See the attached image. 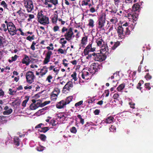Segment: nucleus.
Masks as SVG:
<instances>
[{
	"mask_svg": "<svg viewBox=\"0 0 153 153\" xmlns=\"http://www.w3.org/2000/svg\"><path fill=\"white\" fill-rule=\"evenodd\" d=\"M129 27L126 28V31L125 32L124 34L129 35L130 33V31L129 29Z\"/></svg>",
	"mask_w": 153,
	"mask_h": 153,
	"instance_id": "obj_49",
	"label": "nucleus"
},
{
	"mask_svg": "<svg viewBox=\"0 0 153 153\" xmlns=\"http://www.w3.org/2000/svg\"><path fill=\"white\" fill-rule=\"evenodd\" d=\"M73 97L72 96H69L67 97L65 100V103L66 105L67 104H69L70 102L72 100Z\"/></svg>",
	"mask_w": 153,
	"mask_h": 153,
	"instance_id": "obj_24",
	"label": "nucleus"
},
{
	"mask_svg": "<svg viewBox=\"0 0 153 153\" xmlns=\"http://www.w3.org/2000/svg\"><path fill=\"white\" fill-rule=\"evenodd\" d=\"M119 97V94L118 93H116L114 94L113 97L114 99L117 100Z\"/></svg>",
	"mask_w": 153,
	"mask_h": 153,
	"instance_id": "obj_62",
	"label": "nucleus"
},
{
	"mask_svg": "<svg viewBox=\"0 0 153 153\" xmlns=\"http://www.w3.org/2000/svg\"><path fill=\"white\" fill-rule=\"evenodd\" d=\"M131 17L133 20L134 21H136L138 19V14L134 12L133 13V14L131 15Z\"/></svg>",
	"mask_w": 153,
	"mask_h": 153,
	"instance_id": "obj_25",
	"label": "nucleus"
},
{
	"mask_svg": "<svg viewBox=\"0 0 153 153\" xmlns=\"http://www.w3.org/2000/svg\"><path fill=\"white\" fill-rule=\"evenodd\" d=\"M61 33H65L64 35H62L61 37L64 36L65 39L68 41L71 40L72 37H74V36H73L74 33L71 27L68 29L65 27H63L62 29Z\"/></svg>",
	"mask_w": 153,
	"mask_h": 153,
	"instance_id": "obj_1",
	"label": "nucleus"
},
{
	"mask_svg": "<svg viewBox=\"0 0 153 153\" xmlns=\"http://www.w3.org/2000/svg\"><path fill=\"white\" fill-rule=\"evenodd\" d=\"M59 92L60 91L59 89L58 88H56L54 89L53 91L52 92V93L55 94H56V95L58 96Z\"/></svg>",
	"mask_w": 153,
	"mask_h": 153,
	"instance_id": "obj_33",
	"label": "nucleus"
},
{
	"mask_svg": "<svg viewBox=\"0 0 153 153\" xmlns=\"http://www.w3.org/2000/svg\"><path fill=\"white\" fill-rule=\"evenodd\" d=\"M56 121L55 120L52 119L51 120L50 124L52 126H54L56 125Z\"/></svg>",
	"mask_w": 153,
	"mask_h": 153,
	"instance_id": "obj_58",
	"label": "nucleus"
},
{
	"mask_svg": "<svg viewBox=\"0 0 153 153\" xmlns=\"http://www.w3.org/2000/svg\"><path fill=\"white\" fill-rule=\"evenodd\" d=\"M150 84L149 83H146L145 84V86L146 88V89H148L149 90L151 88L149 86Z\"/></svg>",
	"mask_w": 153,
	"mask_h": 153,
	"instance_id": "obj_64",
	"label": "nucleus"
},
{
	"mask_svg": "<svg viewBox=\"0 0 153 153\" xmlns=\"http://www.w3.org/2000/svg\"><path fill=\"white\" fill-rule=\"evenodd\" d=\"M145 78L147 80H149L150 79L152 78V76L151 75H150L149 73H147L146 75L145 76Z\"/></svg>",
	"mask_w": 153,
	"mask_h": 153,
	"instance_id": "obj_53",
	"label": "nucleus"
},
{
	"mask_svg": "<svg viewBox=\"0 0 153 153\" xmlns=\"http://www.w3.org/2000/svg\"><path fill=\"white\" fill-rule=\"evenodd\" d=\"M7 30L10 34L13 35L15 34L16 32V27L13 24L12 22H9L7 23Z\"/></svg>",
	"mask_w": 153,
	"mask_h": 153,
	"instance_id": "obj_8",
	"label": "nucleus"
},
{
	"mask_svg": "<svg viewBox=\"0 0 153 153\" xmlns=\"http://www.w3.org/2000/svg\"><path fill=\"white\" fill-rule=\"evenodd\" d=\"M120 42L119 41H117V42H114V45L111 47V49L113 50H114L118 46L120 45Z\"/></svg>",
	"mask_w": 153,
	"mask_h": 153,
	"instance_id": "obj_30",
	"label": "nucleus"
},
{
	"mask_svg": "<svg viewBox=\"0 0 153 153\" xmlns=\"http://www.w3.org/2000/svg\"><path fill=\"white\" fill-rule=\"evenodd\" d=\"M97 27L100 30H104V26L105 23V16L103 15H100L98 19Z\"/></svg>",
	"mask_w": 153,
	"mask_h": 153,
	"instance_id": "obj_5",
	"label": "nucleus"
},
{
	"mask_svg": "<svg viewBox=\"0 0 153 153\" xmlns=\"http://www.w3.org/2000/svg\"><path fill=\"white\" fill-rule=\"evenodd\" d=\"M125 84L123 83L120 85L117 88V90L118 91H121L125 88Z\"/></svg>",
	"mask_w": 153,
	"mask_h": 153,
	"instance_id": "obj_22",
	"label": "nucleus"
},
{
	"mask_svg": "<svg viewBox=\"0 0 153 153\" xmlns=\"http://www.w3.org/2000/svg\"><path fill=\"white\" fill-rule=\"evenodd\" d=\"M47 107H45L42 109L39 110L36 113V114L38 116H40L41 115L42 113L44 111L47 110Z\"/></svg>",
	"mask_w": 153,
	"mask_h": 153,
	"instance_id": "obj_23",
	"label": "nucleus"
},
{
	"mask_svg": "<svg viewBox=\"0 0 153 153\" xmlns=\"http://www.w3.org/2000/svg\"><path fill=\"white\" fill-rule=\"evenodd\" d=\"M48 71V68L46 66L43 67V68L40 69V74L41 77H42L45 75Z\"/></svg>",
	"mask_w": 153,
	"mask_h": 153,
	"instance_id": "obj_18",
	"label": "nucleus"
},
{
	"mask_svg": "<svg viewBox=\"0 0 153 153\" xmlns=\"http://www.w3.org/2000/svg\"><path fill=\"white\" fill-rule=\"evenodd\" d=\"M70 131L71 133L75 134L77 132V130L75 127H72L70 130Z\"/></svg>",
	"mask_w": 153,
	"mask_h": 153,
	"instance_id": "obj_42",
	"label": "nucleus"
},
{
	"mask_svg": "<svg viewBox=\"0 0 153 153\" xmlns=\"http://www.w3.org/2000/svg\"><path fill=\"white\" fill-rule=\"evenodd\" d=\"M88 41V37L87 36H85L83 37L81 40V44L82 45H85L87 44Z\"/></svg>",
	"mask_w": 153,
	"mask_h": 153,
	"instance_id": "obj_21",
	"label": "nucleus"
},
{
	"mask_svg": "<svg viewBox=\"0 0 153 153\" xmlns=\"http://www.w3.org/2000/svg\"><path fill=\"white\" fill-rule=\"evenodd\" d=\"M29 108L31 110H35L37 108L35 104L34 103H31L29 106Z\"/></svg>",
	"mask_w": 153,
	"mask_h": 153,
	"instance_id": "obj_35",
	"label": "nucleus"
},
{
	"mask_svg": "<svg viewBox=\"0 0 153 153\" xmlns=\"http://www.w3.org/2000/svg\"><path fill=\"white\" fill-rule=\"evenodd\" d=\"M18 57V56L17 55H15L14 56L12 57L11 59H9V62H11L13 61H15L16 59Z\"/></svg>",
	"mask_w": 153,
	"mask_h": 153,
	"instance_id": "obj_47",
	"label": "nucleus"
},
{
	"mask_svg": "<svg viewBox=\"0 0 153 153\" xmlns=\"http://www.w3.org/2000/svg\"><path fill=\"white\" fill-rule=\"evenodd\" d=\"M25 98L26 99L23 101L22 104V105L24 107L25 106L26 104L29 100V97H26Z\"/></svg>",
	"mask_w": 153,
	"mask_h": 153,
	"instance_id": "obj_39",
	"label": "nucleus"
},
{
	"mask_svg": "<svg viewBox=\"0 0 153 153\" xmlns=\"http://www.w3.org/2000/svg\"><path fill=\"white\" fill-rule=\"evenodd\" d=\"M39 138L42 141H45L46 139V137L45 134H41L40 135Z\"/></svg>",
	"mask_w": 153,
	"mask_h": 153,
	"instance_id": "obj_40",
	"label": "nucleus"
},
{
	"mask_svg": "<svg viewBox=\"0 0 153 153\" xmlns=\"http://www.w3.org/2000/svg\"><path fill=\"white\" fill-rule=\"evenodd\" d=\"M36 42L35 41H33L32 43L31 46L30 48L33 50H35V45L36 44Z\"/></svg>",
	"mask_w": 153,
	"mask_h": 153,
	"instance_id": "obj_50",
	"label": "nucleus"
},
{
	"mask_svg": "<svg viewBox=\"0 0 153 153\" xmlns=\"http://www.w3.org/2000/svg\"><path fill=\"white\" fill-rule=\"evenodd\" d=\"M117 32L118 36L121 39L125 38V34L123 33L124 28L122 26L119 25L117 29Z\"/></svg>",
	"mask_w": 153,
	"mask_h": 153,
	"instance_id": "obj_10",
	"label": "nucleus"
},
{
	"mask_svg": "<svg viewBox=\"0 0 153 153\" xmlns=\"http://www.w3.org/2000/svg\"><path fill=\"white\" fill-rule=\"evenodd\" d=\"M49 129V127H45L42 128H41V130H39V131L41 132H43L44 133H45Z\"/></svg>",
	"mask_w": 153,
	"mask_h": 153,
	"instance_id": "obj_28",
	"label": "nucleus"
},
{
	"mask_svg": "<svg viewBox=\"0 0 153 153\" xmlns=\"http://www.w3.org/2000/svg\"><path fill=\"white\" fill-rule=\"evenodd\" d=\"M59 27L58 25H56L54 26L53 28V31L54 32H56L59 30Z\"/></svg>",
	"mask_w": 153,
	"mask_h": 153,
	"instance_id": "obj_51",
	"label": "nucleus"
},
{
	"mask_svg": "<svg viewBox=\"0 0 153 153\" xmlns=\"http://www.w3.org/2000/svg\"><path fill=\"white\" fill-rule=\"evenodd\" d=\"M103 42V40L102 39L99 38L98 39L96 40V42L97 44V45L99 46H101L102 45V42Z\"/></svg>",
	"mask_w": 153,
	"mask_h": 153,
	"instance_id": "obj_29",
	"label": "nucleus"
},
{
	"mask_svg": "<svg viewBox=\"0 0 153 153\" xmlns=\"http://www.w3.org/2000/svg\"><path fill=\"white\" fill-rule=\"evenodd\" d=\"M14 142L15 145L17 146H19V137H15L14 139Z\"/></svg>",
	"mask_w": 153,
	"mask_h": 153,
	"instance_id": "obj_32",
	"label": "nucleus"
},
{
	"mask_svg": "<svg viewBox=\"0 0 153 153\" xmlns=\"http://www.w3.org/2000/svg\"><path fill=\"white\" fill-rule=\"evenodd\" d=\"M26 77L27 82L31 84L34 82L35 76L33 72L29 71L26 73Z\"/></svg>",
	"mask_w": 153,
	"mask_h": 153,
	"instance_id": "obj_9",
	"label": "nucleus"
},
{
	"mask_svg": "<svg viewBox=\"0 0 153 153\" xmlns=\"http://www.w3.org/2000/svg\"><path fill=\"white\" fill-rule=\"evenodd\" d=\"M82 73L81 76L82 78L83 79L87 80L89 79L91 74V73H89V72L88 71H82Z\"/></svg>",
	"mask_w": 153,
	"mask_h": 153,
	"instance_id": "obj_14",
	"label": "nucleus"
},
{
	"mask_svg": "<svg viewBox=\"0 0 153 153\" xmlns=\"http://www.w3.org/2000/svg\"><path fill=\"white\" fill-rule=\"evenodd\" d=\"M92 43H89L84 50L83 53L85 55H88L86 58L87 59L91 58H92L93 59V53L91 54H89L90 52H94L96 50L95 47H92Z\"/></svg>",
	"mask_w": 153,
	"mask_h": 153,
	"instance_id": "obj_3",
	"label": "nucleus"
},
{
	"mask_svg": "<svg viewBox=\"0 0 153 153\" xmlns=\"http://www.w3.org/2000/svg\"><path fill=\"white\" fill-rule=\"evenodd\" d=\"M53 77L51 75H49L48 76L46 79V81H48L49 83H51V80L53 79Z\"/></svg>",
	"mask_w": 153,
	"mask_h": 153,
	"instance_id": "obj_48",
	"label": "nucleus"
},
{
	"mask_svg": "<svg viewBox=\"0 0 153 153\" xmlns=\"http://www.w3.org/2000/svg\"><path fill=\"white\" fill-rule=\"evenodd\" d=\"M105 10L109 13L115 14L116 13L117 10V8L115 6L113 5H111V6L107 8Z\"/></svg>",
	"mask_w": 153,
	"mask_h": 153,
	"instance_id": "obj_12",
	"label": "nucleus"
},
{
	"mask_svg": "<svg viewBox=\"0 0 153 153\" xmlns=\"http://www.w3.org/2000/svg\"><path fill=\"white\" fill-rule=\"evenodd\" d=\"M1 5L4 8L7 7V4L4 1H2L1 2Z\"/></svg>",
	"mask_w": 153,
	"mask_h": 153,
	"instance_id": "obj_60",
	"label": "nucleus"
},
{
	"mask_svg": "<svg viewBox=\"0 0 153 153\" xmlns=\"http://www.w3.org/2000/svg\"><path fill=\"white\" fill-rule=\"evenodd\" d=\"M19 3L18 1H14L12 3V7H18L19 6Z\"/></svg>",
	"mask_w": 153,
	"mask_h": 153,
	"instance_id": "obj_38",
	"label": "nucleus"
},
{
	"mask_svg": "<svg viewBox=\"0 0 153 153\" xmlns=\"http://www.w3.org/2000/svg\"><path fill=\"white\" fill-rule=\"evenodd\" d=\"M34 38V35H33L31 36H28L26 38V39L30 41H31Z\"/></svg>",
	"mask_w": 153,
	"mask_h": 153,
	"instance_id": "obj_44",
	"label": "nucleus"
},
{
	"mask_svg": "<svg viewBox=\"0 0 153 153\" xmlns=\"http://www.w3.org/2000/svg\"><path fill=\"white\" fill-rule=\"evenodd\" d=\"M57 96L56 94L51 93V99L53 101H55L57 98Z\"/></svg>",
	"mask_w": 153,
	"mask_h": 153,
	"instance_id": "obj_36",
	"label": "nucleus"
},
{
	"mask_svg": "<svg viewBox=\"0 0 153 153\" xmlns=\"http://www.w3.org/2000/svg\"><path fill=\"white\" fill-rule=\"evenodd\" d=\"M4 39L2 36H0V46H1L5 42Z\"/></svg>",
	"mask_w": 153,
	"mask_h": 153,
	"instance_id": "obj_43",
	"label": "nucleus"
},
{
	"mask_svg": "<svg viewBox=\"0 0 153 153\" xmlns=\"http://www.w3.org/2000/svg\"><path fill=\"white\" fill-rule=\"evenodd\" d=\"M94 21L93 19H90L88 20V25L89 27L91 28L93 27L94 26Z\"/></svg>",
	"mask_w": 153,
	"mask_h": 153,
	"instance_id": "obj_27",
	"label": "nucleus"
},
{
	"mask_svg": "<svg viewBox=\"0 0 153 153\" xmlns=\"http://www.w3.org/2000/svg\"><path fill=\"white\" fill-rule=\"evenodd\" d=\"M40 102H41V101L39 100H38L37 101V102L35 104L36 106V107L37 108L40 107Z\"/></svg>",
	"mask_w": 153,
	"mask_h": 153,
	"instance_id": "obj_54",
	"label": "nucleus"
},
{
	"mask_svg": "<svg viewBox=\"0 0 153 153\" xmlns=\"http://www.w3.org/2000/svg\"><path fill=\"white\" fill-rule=\"evenodd\" d=\"M44 149V147L42 146L38 147L36 148V150L39 152L42 151Z\"/></svg>",
	"mask_w": 153,
	"mask_h": 153,
	"instance_id": "obj_59",
	"label": "nucleus"
},
{
	"mask_svg": "<svg viewBox=\"0 0 153 153\" xmlns=\"http://www.w3.org/2000/svg\"><path fill=\"white\" fill-rule=\"evenodd\" d=\"M13 110L11 108H10L7 110L3 112L4 115H9L12 112Z\"/></svg>",
	"mask_w": 153,
	"mask_h": 153,
	"instance_id": "obj_31",
	"label": "nucleus"
},
{
	"mask_svg": "<svg viewBox=\"0 0 153 153\" xmlns=\"http://www.w3.org/2000/svg\"><path fill=\"white\" fill-rule=\"evenodd\" d=\"M106 58L105 54L102 53L101 51L100 53H93V59L95 61L102 62L105 60Z\"/></svg>",
	"mask_w": 153,
	"mask_h": 153,
	"instance_id": "obj_4",
	"label": "nucleus"
},
{
	"mask_svg": "<svg viewBox=\"0 0 153 153\" xmlns=\"http://www.w3.org/2000/svg\"><path fill=\"white\" fill-rule=\"evenodd\" d=\"M58 16L56 14H54L51 17L52 22L53 24H56L58 20Z\"/></svg>",
	"mask_w": 153,
	"mask_h": 153,
	"instance_id": "obj_19",
	"label": "nucleus"
},
{
	"mask_svg": "<svg viewBox=\"0 0 153 153\" xmlns=\"http://www.w3.org/2000/svg\"><path fill=\"white\" fill-rule=\"evenodd\" d=\"M22 11L25 12L24 10H22L21 9L20 10V19H21L22 21L25 20V18L28 17V15L24 13Z\"/></svg>",
	"mask_w": 153,
	"mask_h": 153,
	"instance_id": "obj_15",
	"label": "nucleus"
},
{
	"mask_svg": "<svg viewBox=\"0 0 153 153\" xmlns=\"http://www.w3.org/2000/svg\"><path fill=\"white\" fill-rule=\"evenodd\" d=\"M83 103V101L82 100L76 103L75 104V107H78L81 105Z\"/></svg>",
	"mask_w": 153,
	"mask_h": 153,
	"instance_id": "obj_57",
	"label": "nucleus"
},
{
	"mask_svg": "<svg viewBox=\"0 0 153 153\" xmlns=\"http://www.w3.org/2000/svg\"><path fill=\"white\" fill-rule=\"evenodd\" d=\"M46 48L49 51L46 54L45 57L43 62V64L44 65L47 64L50 61V59L51 55L52 54V52L49 50H53L54 49L53 47H50L49 46H48Z\"/></svg>",
	"mask_w": 153,
	"mask_h": 153,
	"instance_id": "obj_6",
	"label": "nucleus"
},
{
	"mask_svg": "<svg viewBox=\"0 0 153 153\" xmlns=\"http://www.w3.org/2000/svg\"><path fill=\"white\" fill-rule=\"evenodd\" d=\"M0 30L1 31H4V32L7 31V29L5 24H2L1 25V27L0 28Z\"/></svg>",
	"mask_w": 153,
	"mask_h": 153,
	"instance_id": "obj_37",
	"label": "nucleus"
},
{
	"mask_svg": "<svg viewBox=\"0 0 153 153\" xmlns=\"http://www.w3.org/2000/svg\"><path fill=\"white\" fill-rule=\"evenodd\" d=\"M49 2L52 3L55 5L58 4V0H49Z\"/></svg>",
	"mask_w": 153,
	"mask_h": 153,
	"instance_id": "obj_45",
	"label": "nucleus"
},
{
	"mask_svg": "<svg viewBox=\"0 0 153 153\" xmlns=\"http://www.w3.org/2000/svg\"><path fill=\"white\" fill-rule=\"evenodd\" d=\"M132 9L134 12L136 11L139 12L140 10V5L138 3L135 4H133L132 7Z\"/></svg>",
	"mask_w": 153,
	"mask_h": 153,
	"instance_id": "obj_17",
	"label": "nucleus"
},
{
	"mask_svg": "<svg viewBox=\"0 0 153 153\" xmlns=\"http://www.w3.org/2000/svg\"><path fill=\"white\" fill-rule=\"evenodd\" d=\"M114 119V118L113 117L110 116L106 118L105 122L107 123H110L113 122Z\"/></svg>",
	"mask_w": 153,
	"mask_h": 153,
	"instance_id": "obj_26",
	"label": "nucleus"
},
{
	"mask_svg": "<svg viewBox=\"0 0 153 153\" xmlns=\"http://www.w3.org/2000/svg\"><path fill=\"white\" fill-rule=\"evenodd\" d=\"M76 74H77L76 72L74 71L73 72V74L71 75V77H72L73 79L74 80V81H76L77 80Z\"/></svg>",
	"mask_w": 153,
	"mask_h": 153,
	"instance_id": "obj_34",
	"label": "nucleus"
},
{
	"mask_svg": "<svg viewBox=\"0 0 153 153\" xmlns=\"http://www.w3.org/2000/svg\"><path fill=\"white\" fill-rule=\"evenodd\" d=\"M82 1V6H86L88 4V1Z\"/></svg>",
	"mask_w": 153,
	"mask_h": 153,
	"instance_id": "obj_61",
	"label": "nucleus"
},
{
	"mask_svg": "<svg viewBox=\"0 0 153 153\" xmlns=\"http://www.w3.org/2000/svg\"><path fill=\"white\" fill-rule=\"evenodd\" d=\"M102 67L101 64H99L97 63H93L91 65V67L95 72L98 71Z\"/></svg>",
	"mask_w": 153,
	"mask_h": 153,
	"instance_id": "obj_11",
	"label": "nucleus"
},
{
	"mask_svg": "<svg viewBox=\"0 0 153 153\" xmlns=\"http://www.w3.org/2000/svg\"><path fill=\"white\" fill-rule=\"evenodd\" d=\"M77 117L80 119V123L82 124H83L84 123V119L82 118L81 117V115L78 114L77 115Z\"/></svg>",
	"mask_w": 153,
	"mask_h": 153,
	"instance_id": "obj_41",
	"label": "nucleus"
},
{
	"mask_svg": "<svg viewBox=\"0 0 153 153\" xmlns=\"http://www.w3.org/2000/svg\"><path fill=\"white\" fill-rule=\"evenodd\" d=\"M24 5L27 8V11L30 12L33 9V5L31 0H24Z\"/></svg>",
	"mask_w": 153,
	"mask_h": 153,
	"instance_id": "obj_7",
	"label": "nucleus"
},
{
	"mask_svg": "<svg viewBox=\"0 0 153 153\" xmlns=\"http://www.w3.org/2000/svg\"><path fill=\"white\" fill-rule=\"evenodd\" d=\"M73 87V83L72 81H69L68 82L63 88V90L66 89V90L69 91L71 88Z\"/></svg>",
	"mask_w": 153,
	"mask_h": 153,
	"instance_id": "obj_13",
	"label": "nucleus"
},
{
	"mask_svg": "<svg viewBox=\"0 0 153 153\" xmlns=\"http://www.w3.org/2000/svg\"><path fill=\"white\" fill-rule=\"evenodd\" d=\"M28 16L29 17L27 19L28 21H30L32 19L34 18V16L33 14H29Z\"/></svg>",
	"mask_w": 153,
	"mask_h": 153,
	"instance_id": "obj_55",
	"label": "nucleus"
},
{
	"mask_svg": "<svg viewBox=\"0 0 153 153\" xmlns=\"http://www.w3.org/2000/svg\"><path fill=\"white\" fill-rule=\"evenodd\" d=\"M57 51L58 52V54H64L63 50L62 48H60L58 49L57 50Z\"/></svg>",
	"mask_w": 153,
	"mask_h": 153,
	"instance_id": "obj_63",
	"label": "nucleus"
},
{
	"mask_svg": "<svg viewBox=\"0 0 153 153\" xmlns=\"http://www.w3.org/2000/svg\"><path fill=\"white\" fill-rule=\"evenodd\" d=\"M110 22L112 24H115L117 22V19L115 18H114L110 20Z\"/></svg>",
	"mask_w": 153,
	"mask_h": 153,
	"instance_id": "obj_46",
	"label": "nucleus"
},
{
	"mask_svg": "<svg viewBox=\"0 0 153 153\" xmlns=\"http://www.w3.org/2000/svg\"><path fill=\"white\" fill-rule=\"evenodd\" d=\"M108 47L107 46L105 45V46H102L101 50L104 51L108 52Z\"/></svg>",
	"mask_w": 153,
	"mask_h": 153,
	"instance_id": "obj_56",
	"label": "nucleus"
},
{
	"mask_svg": "<svg viewBox=\"0 0 153 153\" xmlns=\"http://www.w3.org/2000/svg\"><path fill=\"white\" fill-rule=\"evenodd\" d=\"M114 1L115 5L117 6H118L119 3L121 2V0H114Z\"/></svg>",
	"mask_w": 153,
	"mask_h": 153,
	"instance_id": "obj_52",
	"label": "nucleus"
},
{
	"mask_svg": "<svg viewBox=\"0 0 153 153\" xmlns=\"http://www.w3.org/2000/svg\"><path fill=\"white\" fill-rule=\"evenodd\" d=\"M66 105L65 103V101L62 100L59 102L56 105V107L58 109H61L64 108Z\"/></svg>",
	"mask_w": 153,
	"mask_h": 153,
	"instance_id": "obj_16",
	"label": "nucleus"
},
{
	"mask_svg": "<svg viewBox=\"0 0 153 153\" xmlns=\"http://www.w3.org/2000/svg\"><path fill=\"white\" fill-rule=\"evenodd\" d=\"M43 11L42 10L39 11L37 14L38 21L40 24L45 25L49 24V18L43 14Z\"/></svg>",
	"mask_w": 153,
	"mask_h": 153,
	"instance_id": "obj_2",
	"label": "nucleus"
},
{
	"mask_svg": "<svg viewBox=\"0 0 153 153\" xmlns=\"http://www.w3.org/2000/svg\"><path fill=\"white\" fill-rule=\"evenodd\" d=\"M23 64H25L26 65H28L30 63V59L28 56H25V57L23 59L22 61Z\"/></svg>",
	"mask_w": 153,
	"mask_h": 153,
	"instance_id": "obj_20",
	"label": "nucleus"
}]
</instances>
